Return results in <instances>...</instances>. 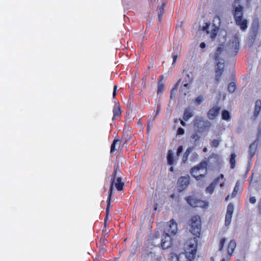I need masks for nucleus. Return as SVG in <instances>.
<instances>
[{
	"instance_id": "obj_13",
	"label": "nucleus",
	"mask_w": 261,
	"mask_h": 261,
	"mask_svg": "<svg viewBox=\"0 0 261 261\" xmlns=\"http://www.w3.org/2000/svg\"><path fill=\"white\" fill-rule=\"evenodd\" d=\"M233 210V205L231 203H229L227 207L225 220V225L227 226L229 225L231 223Z\"/></svg>"
},
{
	"instance_id": "obj_19",
	"label": "nucleus",
	"mask_w": 261,
	"mask_h": 261,
	"mask_svg": "<svg viewBox=\"0 0 261 261\" xmlns=\"http://www.w3.org/2000/svg\"><path fill=\"white\" fill-rule=\"evenodd\" d=\"M194 115L193 111L190 108H187L185 110L183 119L185 121H188L190 118L192 117Z\"/></svg>"
},
{
	"instance_id": "obj_33",
	"label": "nucleus",
	"mask_w": 261,
	"mask_h": 261,
	"mask_svg": "<svg viewBox=\"0 0 261 261\" xmlns=\"http://www.w3.org/2000/svg\"><path fill=\"white\" fill-rule=\"evenodd\" d=\"M191 138L193 140L194 143L198 141L200 139V136L197 132H195L193 133L191 136Z\"/></svg>"
},
{
	"instance_id": "obj_27",
	"label": "nucleus",
	"mask_w": 261,
	"mask_h": 261,
	"mask_svg": "<svg viewBox=\"0 0 261 261\" xmlns=\"http://www.w3.org/2000/svg\"><path fill=\"white\" fill-rule=\"evenodd\" d=\"M163 77H164L162 75L161 80L159 81L158 82V91H157L158 95L161 94L163 92L164 84L162 81V80L163 79Z\"/></svg>"
},
{
	"instance_id": "obj_4",
	"label": "nucleus",
	"mask_w": 261,
	"mask_h": 261,
	"mask_svg": "<svg viewBox=\"0 0 261 261\" xmlns=\"http://www.w3.org/2000/svg\"><path fill=\"white\" fill-rule=\"evenodd\" d=\"M194 125L199 132H202L207 127L210 126V122L204 120L202 117H196L194 121Z\"/></svg>"
},
{
	"instance_id": "obj_56",
	"label": "nucleus",
	"mask_w": 261,
	"mask_h": 261,
	"mask_svg": "<svg viewBox=\"0 0 261 261\" xmlns=\"http://www.w3.org/2000/svg\"><path fill=\"white\" fill-rule=\"evenodd\" d=\"M218 178L220 179H223L224 178V175L222 174H221L218 177Z\"/></svg>"
},
{
	"instance_id": "obj_26",
	"label": "nucleus",
	"mask_w": 261,
	"mask_h": 261,
	"mask_svg": "<svg viewBox=\"0 0 261 261\" xmlns=\"http://www.w3.org/2000/svg\"><path fill=\"white\" fill-rule=\"evenodd\" d=\"M113 120H114L116 117L119 116L121 114L120 107L119 106L115 105L113 108Z\"/></svg>"
},
{
	"instance_id": "obj_61",
	"label": "nucleus",
	"mask_w": 261,
	"mask_h": 261,
	"mask_svg": "<svg viewBox=\"0 0 261 261\" xmlns=\"http://www.w3.org/2000/svg\"><path fill=\"white\" fill-rule=\"evenodd\" d=\"M229 195H228V196L226 197V198H225V200L227 201V200L229 199Z\"/></svg>"
},
{
	"instance_id": "obj_1",
	"label": "nucleus",
	"mask_w": 261,
	"mask_h": 261,
	"mask_svg": "<svg viewBox=\"0 0 261 261\" xmlns=\"http://www.w3.org/2000/svg\"><path fill=\"white\" fill-rule=\"evenodd\" d=\"M197 248V239L194 237L188 240L185 245V252L177 255L174 253L170 254V261H192L195 257Z\"/></svg>"
},
{
	"instance_id": "obj_63",
	"label": "nucleus",
	"mask_w": 261,
	"mask_h": 261,
	"mask_svg": "<svg viewBox=\"0 0 261 261\" xmlns=\"http://www.w3.org/2000/svg\"><path fill=\"white\" fill-rule=\"evenodd\" d=\"M221 261H227L225 258H223L222 259Z\"/></svg>"
},
{
	"instance_id": "obj_57",
	"label": "nucleus",
	"mask_w": 261,
	"mask_h": 261,
	"mask_svg": "<svg viewBox=\"0 0 261 261\" xmlns=\"http://www.w3.org/2000/svg\"><path fill=\"white\" fill-rule=\"evenodd\" d=\"M191 83H188V82H186V83L184 85V87H187L189 85V84H190Z\"/></svg>"
},
{
	"instance_id": "obj_30",
	"label": "nucleus",
	"mask_w": 261,
	"mask_h": 261,
	"mask_svg": "<svg viewBox=\"0 0 261 261\" xmlns=\"http://www.w3.org/2000/svg\"><path fill=\"white\" fill-rule=\"evenodd\" d=\"M180 82V80H179L177 83L176 84L175 87L172 88L171 90V94H170V98L171 99H174L175 97L177 90V86Z\"/></svg>"
},
{
	"instance_id": "obj_35",
	"label": "nucleus",
	"mask_w": 261,
	"mask_h": 261,
	"mask_svg": "<svg viewBox=\"0 0 261 261\" xmlns=\"http://www.w3.org/2000/svg\"><path fill=\"white\" fill-rule=\"evenodd\" d=\"M226 239L225 238L222 239L219 244V251H222L223 250L224 246L226 243Z\"/></svg>"
},
{
	"instance_id": "obj_41",
	"label": "nucleus",
	"mask_w": 261,
	"mask_h": 261,
	"mask_svg": "<svg viewBox=\"0 0 261 261\" xmlns=\"http://www.w3.org/2000/svg\"><path fill=\"white\" fill-rule=\"evenodd\" d=\"M178 55L177 54H175L174 53H172V58L173 59V62L172 63V66H174L175 64V63L176 62L177 59Z\"/></svg>"
},
{
	"instance_id": "obj_52",
	"label": "nucleus",
	"mask_w": 261,
	"mask_h": 261,
	"mask_svg": "<svg viewBox=\"0 0 261 261\" xmlns=\"http://www.w3.org/2000/svg\"><path fill=\"white\" fill-rule=\"evenodd\" d=\"M109 209H110V207L109 208L108 212L107 213V207L106 208V218L105 219V221H106L107 220V219H108V216L109 212Z\"/></svg>"
},
{
	"instance_id": "obj_48",
	"label": "nucleus",
	"mask_w": 261,
	"mask_h": 261,
	"mask_svg": "<svg viewBox=\"0 0 261 261\" xmlns=\"http://www.w3.org/2000/svg\"><path fill=\"white\" fill-rule=\"evenodd\" d=\"M220 179L217 177L213 182H212L213 184L214 185V186L216 187V186L219 183Z\"/></svg>"
},
{
	"instance_id": "obj_10",
	"label": "nucleus",
	"mask_w": 261,
	"mask_h": 261,
	"mask_svg": "<svg viewBox=\"0 0 261 261\" xmlns=\"http://www.w3.org/2000/svg\"><path fill=\"white\" fill-rule=\"evenodd\" d=\"M187 201L192 207H203L206 205L205 202L204 201L198 200L191 196L187 198Z\"/></svg>"
},
{
	"instance_id": "obj_50",
	"label": "nucleus",
	"mask_w": 261,
	"mask_h": 261,
	"mask_svg": "<svg viewBox=\"0 0 261 261\" xmlns=\"http://www.w3.org/2000/svg\"><path fill=\"white\" fill-rule=\"evenodd\" d=\"M200 47L201 48H204L206 47V45H205V43H204V42L201 43L200 44Z\"/></svg>"
},
{
	"instance_id": "obj_58",
	"label": "nucleus",
	"mask_w": 261,
	"mask_h": 261,
	"mask_svg": "<svg viewBox=\"0 0 261 261\" xmlns=\"http://www.w3.org/2000/svg\"><path fill=\"white\" fill-rule=\"evenodd\" d=\"M169 170H170L171 172H173L174 169H173V167L172 166H171V167L170 168Z\"/></svg>"
},
{
	"instance_id": "obj_60",
	"label": "nucleus",
	"mask_w": 261,
	"mask_h": 261,
	"mask_svg": "<svg viewBox=\"0 0 261 261\" xmlns=\"http://www.w3.org/2000/svg\"><path fill=\"white\" fill-rule=\"evenodd\" d=\"M224 183L222 182V183L220 184V186L222 188L224 186Z\"/></svg>"
},
{
	"instance_id": "obj_34",
	"label": "nucleus",
	"mask_w": 261,
	"mask_h": 261,
	"mask_svg": "<svg viewBox=\"0 0 261 261\" xmlns=\"http://www.w3.org/2000/svg\"><path fill=\"white\" fill-rule=\"evenodd\" d=\"M221 141V140L220 139V138L213 139L211 142V145L213 147H217L219 145Z\"/></svg>"
},
{
	"instance_id": "obj_42",
	"label": "nucleus",
	"mask_w": 261,
	"mask_h": 261,
	"mask_svg": "<svg viewBox=\"0 0 261 261\" xmlns=\"http://www.w3.org/2000/svg\"><path fill=\"white\" fill-rule=\"evenodd\" d=\"M203 97L201 96H198L195 100V102L197 105H199L203 101Z\"/></svg>"
},
{
	"instance_id": "obj_43",
	"label": "nucleus",
	"mask_w": 261,
	"mask_h": 261,
	"mask_svg": "<svg viewBox=\"0 0 261 261\" xmlns=\"http://www.w3.org/2000/svg\"><path fill=\"white\" fill-rule=\"evenodd\" d=\"M185 133L184 129L181 127H179L177 129V135H182Z\"/></svg>"
},
{
	"instance_id": "obj_51",
	"label": "nucleus",
	"mask_w": 261,
	"mask_h": 261,
	"mask_svg": "<svg viewBox=\"0 0 261 261\" xmlns=\"http://www.w3.org/2000/svg\"><path fill=\"white\" fill-rule=\"evenodd\" d=\"M258 208H259V213L261 214V199L260 200V201L258 203Z\"/></svg>"
},
{
	"instance_id": "obj_2",
	"label": "nucleus",
	"mask_w": 261,
	"mask_h": 261,
	"mask_svg": "<svg viewBox=\"0 0 261 261\" xmlns=\"http://www.w3.org/2000/svg\"><path fill=\"white\" fill-rule=\"evenodd\" d=\"M207 165L208 161L206 160H202L199 164L191 169V175L196 180H200L206 175Z\"/></svg>"
},
{
	"instance_id": "obj_39",
	"label": "nucleus",
	"mask_w": 261,
	"mask_h": 261,
	"mask_svg": "<svg viewBox=\"0 0 261 261\" xmlns=\"http://www.w3.org/2000/svg\"><path fill=\"white\" fill-rule=\"evenodd\" d=\"M194 80V77L191 76L189 73L187 74L186 77L185 79V82L192 83Z\"/></svg>"
},
{
	"instance_id": "obj_44",
	"label": "nucleus",
	"mask_w": 261,
	"mask_h": 261,
	"mask_svg": "<svg viewBox=\"0 0 261 261\" xmlns=\"http://www.w3.org/2000/svg\"><path fill=\"white\" fill-rule=\"evenodd\" d=\"M183 150V147L182 146H180L178 147L177 150V155L179 156L180 154L182 152Z\"/></svg>"
},
{
	"instance_id": "obj_54",
	"label": "nucleus",
	"mask_w": 261,
	"mask_h": 261,
	"mask_svg": "<svg viewBox=\"0 0 261 261\" xmlns=\"http://www.w3.org/2000/svg\"><path fill=\"white\" fill-rule=\"evenodd\" d=\"M179 120H180V124H181L182 126H185V125H186L185 122L182 120H181V119H179Z\"/></svg>"
},
{
	"instance_id": "obj_46",
	"label": "nucleus",
	"mask_w": 261,
	"mask_h": 261,
	"mask_svg": "<svg viewBox=\"0 0 261 261\" xmlns=\"http://www.w3.org/2000/svg\"><path fill=\"white\" fill-rule=\"evenodd\" d=\"M256 201V198L254 196L251 197L249 199V202L252 204H254Z\"/></svg>"
},
{
	"instance_id": "obj_3",
	"label": "nucleus",
	"mask_w": 261,
	"mask_h": 261,
	"mask_svg": "<svg viewBox=\"0 0 261 261\" xmlns=\"http://www.w3.org/2000/svg\"><path fill=\"white\" fill-rule=\"evenodd\" d=\"M189 230L193 235L198 237L201 230L200 218L198 216H195L192 218L190 222Z\"/></svg>"
},
{
	"instance_id": "obj_59",
	"label": "nucleus",
	"mask_w": 261,
	"mask_h": 261,
	"mask_svg": "<svg viewBox=\"0 0 261 261\" xmlns=\"http://www.w3.org/2000/svg\"><path fill=\"white\" fill-rule=\"evenodd\" d=\"M207 151V149L206 147H204L203 149V152H206Z\"/></svg>"
},
{
	"instance_id": "obj_64",
	"label": "nucleus",
	"mask_w": 261,
	"mask_h": 261,
	"mask_svg": "<svg viewBox=\"0 0 261 261\" xmlns=\"http://www.w3.org/2000/svg\"><path fill=\"white\" fill-rule=\"evenodd\" d=\"M174 197V195L173 194V195H171V198H173Z\"/></svg>"
},
{
	"instance_id": "obj_25",
	"label": "nucleus",
	"mask_w": 261,
	"mask_h": 261,
	"mask_svg": "<svg viewBox=\"0 0 261 261\" xmlns=\"http://www.w3.org/2000/svg\"><path fill=\"white\" fill-rule=\"evenodd\" d=\"M173 154V152L171 150L168 151L167 159L168 164L170 166L174 165Z\"/></svg>"
},
{
	"instance_id": "obj_6",
	"label": "nucleus",
	"mask_w": 261,
	"mask_h": 261,
	"mask_svg": "<svg viewBox=\"0 0 261 261\" xmlns=\"http://www.w3.org/2000/svg\"><path fill=\"white\" fill-rule=\"evenodd\" d=\"M224 62L225 61L215 62V80L218 83L220 81L221 75H222L224 72Z\"/></svg>"
},
{
	"instance_id": "obj_36",
	"label": "nucleus",
	"mask_w": 261,
	"mask_h": 261,
	"mask_svg": "<svg viewBox=\"0 0 261 261\" xmlns=\"http://www.w3.org/2000/svg\"><path fill=\"white\" fill-rule=\"evenodd\" d=\"M236 90V84L234 82L230 83L228 86V91L230 93H233Z\"/></svg>"
},
{
	"instance_id": "obj_40",
	"label": "nucleus",
	"mask_w": 261,
	"mask_h": 261,
	"mask_svg": "<svg viewBox=\"0 0 261 261\" xmlns=\"http://www.w3.org/2000/svg\"><path fill=\"white\" fill-rule=\"evenodd\" d=\"M214 24H216L217 26L219 27L220 24V18L218 16H216L214 17L213 19Z\"/></svg>"
},
{
	"instance_id": "obj_53",
	"label": "nucleus",
	"mask_w": 261,
	"mask_h": 261,
	"mask_svg": "<svg viewBox=\"0 0 261 261\" xmlns=\"http://www.w3.org/2000/svg\"><path fill=\"white\" fill-rule=\"evenodd\" d=\"M258 134H261V122L259 123L258 129Z\"/></svg>"
},
{
	"instance_id": "obj_7",
	"label": "nucleus",
	"mask_w": 261,
	"mask_h": 261,
	"mask_svg": "<svg viewBox=\"0 0 261 261\" xmlns=\"http://www.w3.org/2000/svg\"><path fill=\"white\" fill-rule=\"evenodd\" d=\"M190 184V177L187 176H181L177 181V190L179 192L185 190Z\"/></svg>"
},
{
	"instance_id": "obj_38",
	"label": "nucleus",
	"mask_w": 261,
	"mask_h": 261,
	"mask_svg": "<svg viewBox=\"0 0 261 261\" xmlns=\"http://www.w3.org/2000/svg\"><path fill=\"white\" fill-rule=\"evenodd\" d=\"M118 142H119V140H118V139H115L113 141L112 144H111V151H110L111 153H112L116 150V149H115L116 144Z\"/></svg>"
},
{
	"instance_id": "obj_20",
	"label": "nucleus",
	"mask_w": 261,
	"mask_h": 261,
	"mask_svg": "<svg viewBox=\"0 0 261 261\" xmlns=\"http://www.w3.org/2000/svg\"><path fill=\"white\" fill-rule=\"evenodd\" d=\"M242 190V183L238 181L236 184L234 188L232 193V197H235L238 192H240Z\"/></svg>"
},
{
	"instance_id": "obj_28",
	"label": "nucleus",
	"mask_w": 261,
	"mask_h": 261,
	"mask_svg": "<svg viewBox=\"0 0 261 261\" xmlns=\"http://www.w3.org/2000/svg\"><path fill=\"white\" fill-rule=\"evenodd\" d=\"M193 150V147H189L187 149L186 151L184 154L183 158H182V162L184 163H186L187 161L188 160V156L190 153L192 152V151Z\"/></svg>"
},
{
	"instance_id": "obj_9",
	"label": "nucleus",
	"mask_w": 261,
	"mask_h": 261,
	"mask_svg": "<svg viewBox=\"0 0 261 261\" xmlns=\"http://www.w3.org/2000/svg\"><path fill=\"white\" fill-rule=\"evenodd\" d=\"M161 244L163 249H167L171 246L172 238L167 232L163 234Z\"/></svg>"
},
{
	"instance_id": "obj_49",
	"label": "nucleus",
	"mask_w": 261,
	"mask_h": 261,
	"mask_svg": "<svg viewBox=\"0 0 261 261\" xmlns=\"http://www.w3.org/2000/svg\"><path fill=\"white\" fill-rule=\"evenodd\" d=\"M160 112V106H158L156 108V115L159 114Z\"/></svg>"
},
{
	"instance_id": "obj_12",
	"label": "nucleus",
	"mask_w": 261,
	"mask_h": 261,
	"mask_svg": "<svg viewBox=\"0 0 261 261\" xmlns=\"http://www.w3.org/2000/svg\"><path fill=\"white\" fill-rule=\"evenodd\" d=\"M210 27V24L208 23H206L205 25L203 27V31H206L207 34H210V37L212 39H214L217 34V33L219 30L218 26H217L216 24H214L212 27L211 31L210 32L208 31V28Z\"/></svg>"
},
{
	"instance_id": "obj_55",
	"label": "nucleus",
	"mask_w": 261,
	"mask_h": 261,
	"mask_svg": "<svg viewBox=\"0 0 261 261\" xmlns=\"http://www.w3.org/2000/svg\"><path fill=\"white\" fill-rule=\"evenodd\" d=\"M114 169H117V172L119 173V171H118L119 165L118 164H117L116 166H114Z\"/></svg>"
},
{
	"instance_id": "obj_29",
	"label": "nucleus",
	"mask_w": 261,
	"mask_h": 261,
	"mask_svg": "<svg viewBox=\"0 0 261 261\" xmlns=\"http://www.w3.org/2000/svg\"><path fill=\"white\" fill-rule=\"evenodd\" d=\"M165 4L162 3L161 6H159L158 8V19L159 21H161L162 18V15L164 13V9Z\"/></svg>"
},
{
	"instance_id": "obj_32",
	"label": "nucleus",
	"mask_w": 261,
	"mask_h": 261,
	"mask_svg": "<svg viewBox=\"0 0 261 261\" xmlns=\"http://www.w3.org/2000/svg\"><path fill=\"white\" fill-rule=\"evenodd\" d=\"M236 158V155L234 153H232L230 158V168L231 169H233L235 167L236 165V161L235 159Z\"/></svg>"
},
{
	"instance_id": "obj_37",
	"label": "nucleus",
	"mask_w": 261,
	"mask_h": 261,
	"mask_svg": "<svg viewBox=\"0 0 261 261\" xmlns=\"http://www.w3.org/2000/svg\"><path fill=\"white\" fill-rule=\"evenodd\" d=\"M215 188V186H214V184H213L212 183H211L208 187H207L206 188V190H205V191L207 192V193H209L210 194H212L213 193V192H214V189Z\"/></svg>"
},
{
	"instance_id": "obj_45",
	"label": "nucleus",
	"mask_w": 261,
	"mask_h": 261,
	"mask_svg": "<svg viewBox=\"0 0 261 261\" xmlns=\"http://www.w3.org/2000/svg\"><path fill=\"white\" fill-rule=\"evenodd\" d=\"M150 119H151V118L149 120V121L148 122V124H147V132H149L153 127L152 124L150 122Z\"/></svg>"
},
{
	"instance_id": "obj_23",
	"label": "nucleus",
	"mask_w": 261,
	"mask_h": 261,
	"mask_svg": "<svg viewBox=\"0 0 261 261\" xmlns=\"http://www.w3.org/2000/svg\"><path fill=\"white\" fill-rule=\"evenodd\" d=\"M116 179V182H114L115 187L118 191H121L124 186V183L122 182V178L121 177H117Z\"/></svg>"
},
{
	"instance_id": "obj_16",
	"label": "nucleus",
	"mask_w": 261,
	"mask_h": 261,
	"mask_svg": "<svg viewBox=\"0 0 261 261\" xmlns=\"http://www.w3.org/2000/svg\"><path fill=\"white\" fill-rule=\"evenodd\" d=\"M236 24L240 26L242 31H245L246 30L247 25V20L245 19H243V17L235 19Z\"/></svg>"
},
{
	"instance_id": "obj_21",
	"label": "nucleus",
	"mask_w": 261,
	"mask_h": 261,
	"mask_svg": "<svg viewBox=\"0 0 261 261\" xmlns=\"http://www.w3.org/2000/svg\"><path fill=\"white\" fill-rule=\"evenodd\" d=\"M257 149V142L254 141L249 147V157L251 159L255 154Z\"/></svg>"
},
{
	"instance_id": "obj_5",
	"label": "nucleus",
	"mask_w": 261,
	"mask_h": 261,
	"mask_svg": "<svg viewBox=\"0 0 261 261\" xmlns=\"http://www.w3.org/2000/svg\"><path fill=\"white\" fill-rule=\"evenodd\" d=\"M225 46L221 44L218 46L212 55L215 62L224 61Z\"/></svg>"
},
{
	"instance_id": "obj_8",
	"label": "nucleus",
	"mask_w": 261,
	"mask_h": 261,
	"mask_svg": "<svg viewBox=\"0 0 261 261\" xmlns=\"http://www.w3.org/2000/svg\"><path fill=\"white\" fill-rule=\"evenodd\" d=\"M118 173H119L117 172V169H114V173H113V174L112 175V176L111 184L110 188V190H109V196H108V199H107V213L108 212L109 206H110V201H111V196H112V192H113V185L114 184V182H115V180L117 178V177H120V176H119V174Z\"/></svg>"
},
{
	"instance_id": "obj_18",
	"label": "nucleus",
	"mask_w": 261,
	"mask_h": 261,
	"mask_svg": "<svg viewBox=\"0 0 261 261\" xmlns=\"http://www.w3.org/2000/svg\"><path fill=\"white\" fill-rule=\"evenodd\" d=\"M220 108L217 107H215L211 109L207 113V117L210 119H214L215 117L218 114Z\"/></svg>"
},
{
	"instance_id": "obj_15",
	"label": "nucleus",
	"mask_w": 261,
	"mask_h": 261,
	"mask_svg": "<svg viewBox=\"0 0 261 261\" xmlns=\"http://www.w3.org/2000/svg\"><path fill=\"white\" fill-rule=\"evenodd\" d=\"M177 230V224L172 219L168 222V224L164 233L167 232L169 234L170 233L171 234L174 235L176 234Z\"/></svg>"
},
{
	"instance_id": "obj_14",
	"label": "nucleus",
	"mask_w": 261,
	"mask_h": 261,
	"mask_svg": "<svg viewBox=\"0 0 261 261\" xmlns=\"http://www.w3.org/2000/svg\"><path fill=\"white\" fill-rule=\"evenodd\" d=\"M229 49L232 53L236 55L239 49V38L235 36L231 43L229 44Z\"/></svg>"
},
{
	"instance_id": "obj_24",
	"label": "nucleus",
	"mask_w": 261,
	"mask_h": 261,
	"mask_svg": "<svg viewBox=\"0 0 261 261\" xmlns=\"http://www.w3.org/2000/svg\"><path fill=\"white\" fill-rule=\"evenodd\" d=\"M258 28V21L257 20H254L252 24V30L254 34L252 37V39L253 41L255 39L256 33Z\"/></svg>"
},
{
	"instance_id": "obj_22",
	"label": "nucleus",
	"mask_w": 261,
	"mask_h": 261,
	"mask_svg": "<svg viewBox=\"0 0 261 261\" xmlns=\"http://www.w3.org/2000/svg\"><path fill=\"white\" fill-rule=\"evenodd\" d=\"M261 110V100H257L255 102L254 116L255 118L257 117Z\"/></svg>"
},
{
	"instance_id": "obj_17",
	"label": "nucleus",
	"mask_w": 261,
	"mask_h": 261,
	"mask_svg": "<svg viewBox=\"0 0 261 261\" xmlns=\"http://www.w3.org/2000/svg\"><path fill=\"white\" fill-rule=\"evenodd\" d=\"M236 246H237V244H236V241L234 240H232L229 242V244L227 247V253H228V258L227 260H229L230 257L232 254V253L236 247Z\"/></svg>"
},
{
	"instance_id": "obj_11",
	"label": "nucleus",
	"mask_w": 261,
	"mask_h": 261,
	"mask_svg": "<svg viewBox=\"0 0 261 261\" xmlns=\"http://www.w3.org/2000/svg\"><path fill=\"white\" fill-rule=\"evenodd\" d=\"M234 8V19L241 18L243 16V7L240 5L239 0H235L233 3Z\"/></svg>"
},
{
	"instance_id": "obj_47",
	"label": "nucleus",
	"mask_w": 261,
	"mask_h": 261,
	"mask_svg": "<svg viewBox=\"0 0 261 261\" xmlns=\"http://www.w3.org/2000/svg\"><path fill=\"white\" fill-rule=\"evenodd\" d=\"M117 89V86L116 85H115L114 86L113 93V98H114L116 95Z\"/></svg>"
},
{
	"instance_id": "obj_62",
	"label": "nucleus",
	"mask_w": 261,
	"mask_h": 261,
	"mask_svg": "<svg viewBox=\"0 0 261 261\" xmlns=\"http://www.w3.org/2000/svg\"><path fill=\"white\" fill-rule=\"evenodd\" d=\"M178 120H179V119H175V123H178Z\"/></svg>"
},
{
	"instance_id": "obj_31",
	"label": "nucleus",
	"mask_w": 261,
	"mask_h": 261,
	"mask_svg": "<svg viewBox=\"0 0 261 261\" xmlns=\"http://www.w3.org/2000/svg\"><path fill=\"white\" fill-rule=\"evenodd\" d=\"M222 118L223 120L229 121L230 120V116L229 112L227 110H224L222 113Z\"/></svg>"
}]
</instances>
